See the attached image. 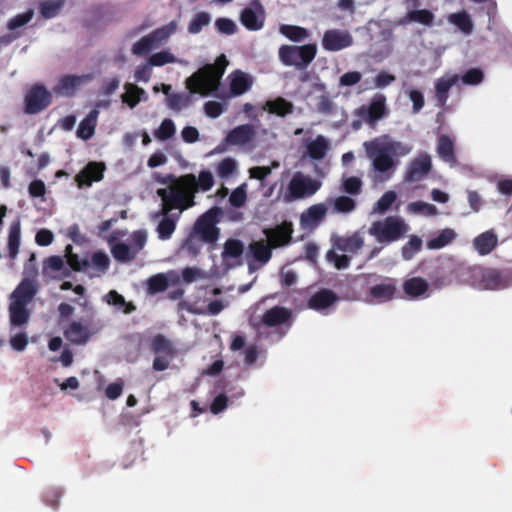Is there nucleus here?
<instances>
[{
    "mask_svg": "<svg viewBox=\"0 0 512 512\" xmlns=\"http://www.w3.org/2000/svg\"><path fill=\"white\" fill-rule=\"evenodd\" d=\"M155 179L167 185L157 190V195L164 200L165 210L178 208L180 213L194 205V194L198 190L208 191L214 184L210 171H201L198 178L194 174H186L179 178L168 175Z\"/></svg>",
    "mask_w": 512,
    "mask_h": 512,
    "instance_id": "obj_1",
    "label": "nucleus"
},
{
    "mask_svg": "<svg viewBox=\"0 0 512 512\" xmlns=\"http://www.w3.org/2000/svg\"><path fill=\"white\" fill-rule=\"evenodd\" d=\"M363 147L367 157L372 162L374 171L385 174V179L390 178L393 169L397 165L395 158L405 157L413 150L411 143L395 141L388 136H381L372 141L364 142Z\"/></svg>",
    "mask_w": 512,
    "mask_h": 512,
    "instance_id": "obj_2",
    "label": "nucleus"
},
{
    "mask_svg": "<svg viewBox=\"0 0 512 512\" xmlns=\"http://www.w3.org/2000/svg\"><path fill=\"white\" fill-rule=\"evenodd\" d=\"M227 65L226 57L220 55L214 65L208 64L187 78L186 87L191 93L201 95L215 91Z\"/></svg>",
    "mask_w": 512,
    "mask_h": 512,
    "instance_id": "obj_3",
    "label": "nucleus"
},
{
    "mask_svg": "<svg viewBox=\"0 0 512 512\" xmlns=\"http://www.w3.org/2000/svg\"><path fill=\"white\" fill-rule=\"evenodd\" d=\"M267 242L256 241L249 245L248 256H251L261 265L271 258V247H279L287 244L291 239L292 227L290 223H283L274 229L264 231Z\"/></svg>",
    "mask_w": 512,
    "mask_h": 512,
    "instance_id": "obj_4",
    "label": "nucleus"
},
{
    "mask_svg": "<svg viewBox=\"0 0 512 512\" xmlns=\"http://www.w3.org/2000/svg\"><path fill=\"white\" fill-rule=\"evenodd\" d=\"M36 293V286L33 281L24 279L12 292L9 299V321L12 326L26 324L30 317L27 305Z\"/></svg>",
    "mask_w": 512,
    "mask_h": 512,
    "instance_id": "obj_5",
    "label": "nucleus"
},
{
    "mask_svg": "<svg viewBox=\"0 0 512 512\" xmlns=\"http://www.w3.org/2000/svg\"><path fill=\"white\" fill-rule=\"evenodd\" d=\"M64 253L67 264L71 269L83 272L89 277H101L107 272L110 265L109 256L101 251L94 252L89 257L82 259L73 253L72 245L68 244Z\"/></svg>",
    "mask_w": 512,
    "mask_h": 512,
    "instance_id": "obj_6",
    "label": "nucleus"
},
{
    "mask_svg": "<svg viewBox=\"0 0 512 512\" xmlns=\"http://www.w3.org/2000/svg\"><path fill=\"white\" fill-rule=\"evenodd\" d=\"M462 281L479 290H498L512 285V273L499 275L495 270L473 266L466 270Z\"/></svg>",
    "mask_w": 512,
    "mask_h": 512,
    "instance_id": "obj_7",
    "label": "nucleus"
},
{
    "mask_svg": "<svg viewBox=\"0 0 512 512\" xmlns=\"http://www.w3.org/2000/svg\"><path fill=\"white\" fill-rule=\"evenodd\" d=\"M322 187V181L303 172H296L287 184L282 194L285 203L312 197Z\"/></svg>",
    "mask_w": 512,
    "mask_h": 512,
    "instance_id": "obj_8",
    "label": "nucleus"
},
{
    "mask_svg": "<svg viewBox=\"0 0 512 512\" xmlns=\"http://www.w3.org/2000/svg\"><path fill=\"white\" fill-rule=\"evenodd\" d=\"M177 29L178 22L175 20L160 26L137 40L131 47L132 54L140 56L149 53L153 49L166 43L168 39L176 33Z\"/></svg>",
    "mask_w": 512,
    "mask_h": 512,
    "instance_id": "obj_9",
    "label": "nucleus"
},
{
    "mask_svg": "<svg viewBox=\"0 0 512 512\" xmlns=\"http://www.w3.org/2000/svg\"><path fill=\"white\" fill-rule=\"evenodd\" d=\"M363 243V238L357 233L348 238H336L333 242V248L327 252L326 258L337 269H345L349 265L347 254L356 253Z\"/></svg>",
    "mask_w": 512,
    "mask_h": 512,
    "instance_id": "obj_10",
    "label": "nucleus"
},
{
    "mask_svg": "<svg viewBox=\"0 0 512 512\" xmlns=\"http://www.w3.org/2000/svg\"><path fill=\"white\" fill-rule=\"evenodd\" d=\"M408 229L409 227L403 219L390 216L384 220L374 222L369 228V233L378 242L389 243L401 238L407 233Z\"/></svg>",
    "mask_w": 512,
    "mask_h": 512,
    "instance_id": "obj_11",
    "label": "nucleus"
},
{
    "mask_svg": "<svg viewBox=\"0 0 512 512\" xmlns=\"http://www.w3.org/2000/svg\"><path fill=\"white\" fill-rule=\"evenodd\" d=\"M257 131L249 124L239 125L232 129L226 136L224 143L218 145L210 154L223 153L227 150V146H237L246 149H254L257 145Z\"/></svg>",
    "mask_w": 512,
    "mask_h": 512,
    "instance_id": "obj_12",
    "label": "nucleus"
},
{
    "mask_svg": "<svg viewBox=\"0 0 512 512\" xmlns=\"http://www.w3.org/2000/svg\"><path fill=\"white\" fill-rule=\"evenodd\" d=\"M316 53V44L303 46L283 45L280 47L278 55L280 61L286 66L306 68L315 58Z\"/></svg>",
    "mask_w": 512,
    "mask_h": 512,
    "instance_id": "obj_13",
    "label": "nucleus"
},
{
    "mask_svg": "<svg viewBox=\"0 0 512 512\" xmlns=\"http://www.w3.org/2000/svg\"><path fill=\"white\" fill-rule=\"evenodd\" d=\"M146 241L145 231H135L127 242L111 244V253L117 261L128 262L143 249Z\"/></svg>",
    "mask_w": 512,
    "mask_h": 512,
    "instance_id": "obj_14",
    "label": "nucleus"
},
{
    "mask_svg": "<svg viewBox=\"0 0 512 512\" xmlns=\"http://www.w3.org/2000/svg\"><path fill=\"white\" fill-rule=\"evenodd\" d=\"M243 252L244 246L241 241L233 238L228 239L224 243L221 255V266L214 265L212 273L214 275H221L226 273L229 269L241 265Z\"/></svg>",
    "mask_w": 512,
    "mask_h": 512,
    "instance_id": "obj_15",
    "label": "nucleus"
},
{
    "mask_svg": "<svg viewBox=\"0 0 512 512\" xmlns=\"http://www.w3.org/2000/svg\"><path fill=\"white\" fill-rule=\"evenodd\" d=\"M431 168V156L427 153H420L407 164L404 181L409 183L420 182L427 177Z\"/></svg>",
    "mask_w": 512,
    "mask_h": 512,
    "instance_id": "obj_16",
    "label": "nucleus"
},
{
    "mask_svg": "<svg viewBox=\"0 0 512 512\" xmlns=\"http://www.w3.org/2000/svg\"><path fill=\"white\" fill-rule=\"evenodd\" d=\"M219 210L212 208L204 213L195 223V233L206 242H215L219 236V230L216 227Z\"/></svg>",
    "mask_w": 512,
    "mask_h": 512,
    "instance_id": "obj_17",
    "label": "nucleus"
},
{
    "mask_svg": "<svg viewBox=\"0 0 512 512\" xmlns=\"http://www.w3.org/2000/svg\"><path fill=\"white\" fill-rule=\"evenodd\" d=\"M51 99V93L44 86L36 85L25 96V112L38 113L50 105Z\"/></svg>",
    "mask_w": 512,
    "mask_h": 512,
    "instance_id": "obj_18",
    "label": "nucleus"
},
{
    "mask_svg": "<svg viewBox=\"0 0 512 512\" xmlns=\"http://www.w3.org/2000/svg\"><path fill=\"white\" fill-rule=\"evenodd\" d=\"M92 80L91 74L65 75L60 77L53 87L54 93L60 96L69 97Z\"/></svg>",
    "mask_w": 512,
    "mask_h": 512,
    "instance_id": "obj_19",
    "label": "nucleus"
},
{
    "mask_svg": "<svg viewBox=\"0 0 512 512\" xmlns=\"http://www.w3.org/2000/svg\"><path fill=\"white\" fill-rule=\"evenodd\" d=\"M240 21L248 30L257 31L262 29L265 22V10L262 4L257 0L251 2L241 12Z\"/></svg>",
    "mask_w": 512,
    "mask_h": 512,
    "instance_id": "obj_20",
    "label": "nucleus"
},
{
    "mask_svg": "<svg viewBox=\"0 0 512 512\" xmlns=\"http://www.w3.org/2000/svg\"><path fill=\"white\" fill-rule=\"evenodd\" d=\"M353 38L348 31L332 29L324 33L322 46L327 51H339L352 45Z\"/></svg>",
    "mask_w": 512,
    "mask_h": 512,
    "instance_id": "obj_21",
    "label": "nucleus"
},
{
    "mask_svg": "<svg viewBox=\"0 0 512 512\" xmlns=\"http://www.w3.org/2000/svg\"><path fill=\"white\" fill-rule=\"evenodd\" d=\"M305 156L311 160H322L330 150L331 143L328 138L323 135H317L305 141Z\"/></svg>",
    "mask_w": 512,
    "mask_h": 512,
    "instance_id": "obj_22",
    "label": "nucleus"
},
{
    "mask_svg": "<svg viewBox=\"0 0 512 512\" xmlns=\"http://www.w3.org/2000/svg\"><path fill=\"white\" fill-rule=\"evenodd\" d=\"M104 170L103 163L90 162L76 175L75 181L79 187L90 186L102 179Z\"/></svg>",
    "mask_w": 512,
    "mask_h": 512,
    "instance_id": "obj_23",
    "label": "nucleus"
},
{
    "mask_svg": "<svg viewBox=\"0 0 512 512\" xmlns=\"http://www.w3.org/2000/svg\"><path fill=\"white\" fill-rule=\"evenodd\" d=\"M69 265L67 266L61 256H50L43 262L42 273L50 278H62L69 275Z\"/></svg>",
    "mask_w": 512,
    "mask_h": 512,
    "instance_id": "obj_24",
    "label": "nucleus"
},
{
    "mask_svg": "<svg viewBox=\"0 0 512 512\" xmlns=\"http://www.w3.org/2000/svg\"><path fill=\"white\" fill-rule=\"evenodd\" d=\"M328 208L324 203H318L310 206L301 215V225L303 228H313L317 226L327 214Z\"/></svg>",
    "mask_w": 512,
    "mask_h": 512,
    "instance_id": "obj_25",
    "label": "nucleus"
},
{
    "mask_svg": "<svg viewBox=\"0 0 512 512\" xmlns=\"http://www.w3.org/2000/svg\"><path fill=\"white\" fill-rule=\"evenodd\" d=\"M405 294L410 298H426L429 296V283L420 277H412L403 283Z\"/></svg>",
    "mask_w": 512,
    "mask_h": 512,
    "instance_id": "obj_26",
    "label": "nucleus"
},
{
    "mask_svg": "<svg viewBox=\"0 0 512 512\" xmlns=\"http://www.w3.org/2000/svg\"><path fill=\"white\" fill-rule=\"evenodd\" d=\"M230 90L232 95L238 96L247 92L253 85V78L251 75L235 71L229 75Z\"/></svg>",
    "mask_w": 512,
    "mask_h": 512,
    "instance_id": "obj_27",
    "label": "nucleus"
},
{
    "mask_svg": "<svg viewBox=\"0 0 512 512\" xmlns=\"http://www.w3.org/2000/svg\"><path fill=\"white\" fill-rule=\"evenodd\" d=\"M162 204H161V216L162 219L160 220L158 226H157V232L159 235V238L162 240L169 239L171 235L173 234L175 227H176V219H174L172 216L169 215V213L174 209L170 208L169 210H165L164 206V200L161 198ZM179 210L178 208H176Z\"/></svg>",
    "mask_w": 512,
    "mask_h": 512,
    "instance_id": "obj_28",
    "label": "nucleus"
},
{
    "mask_svg": "<svg viewBox=\"0 0 512 512\" xmlns=\"http://www.w3.org/2000/svg\"><path fill=\"white\" fill-rule=\"evenodd\" d=\"M459 80V77L455 73H447L436 81V99L439 105H444L448 98V91L454 86Z\"/></svg>",
    "mask_w": 512,
    "mask_h": 512,
    "instance_id": "obj_29",
    "label": "nucleus"
},
{
    "mask_svg": "<svg viewBox=\"0 0 512 512\" xmlns=\"http://www.w3.org/2000/svg\"><path fill=\"white\" fill-rule=\"evenodd\" d=\"M148 59L153 67H162L167 64L187 65V61L178 58L169 48L151 54Z\"/></svg>",
    "mask_w": 512,
    "mask_h": 512,
    "instance_id": "obj_30",
    "label": "nucleus"
},
{
    "mask_svg": "<svg viewBox=\"0 0 512 512\" xmlns=\"http://www.w3.org/2000/svg\"><path fill=\"white\" fill-rule=\"evenodd\" d=\"M147 94L144 89L133 83L124 85V92L121 95L122 102L127 104L131 109L136 107L141 101H145Z\"/></svg>",
    "mask_w": 512,
    "mask_h": 512,
    "instance_id": "obj_31",
    "label": "nucleus"
},
{
    "mask_svg": "<svg viewBox=\"0 0 512 512\" xmlns=\"http://www.w3.org/2000/svg\"><path fill=\"white\" fill-rule=\"evenodd\" d=\"M396 286L392 282L381 283L370 289V302L382 303L393 298Z\"/></svg>",
    "mask_w": 512,
    "mask_h": 512,
    "instance_id": "obj_32",
    "label": "nucleus"
},
{
    "mask_svg": "<svg viewBox=\"0 0 512 512\" xmlns=\"http://www.w3.org/2000/svg\"><path fill=\"white\" fill-rule=\"evenodd\" d=\"M21 243V224L20 221H14L9 227L7 250L11 260H15Z\"/></svg>",
    "mask_w": 512,
    "mask_h": 512,
    "instance_id": "obj_33",
    "label": "nucleus"
},
{
    "mask_svg": "<svg viewBox=\"0 0 512 512\" xmlns=\"http://www.w3.org/2000/svg\"><path fill=\"white\" fill-rule=\"evenodd\" d=\"M336 301V296L329 290H321L309 300V307L313 310L324 312Z\"/></svg>",
    "mask_w": 512,
    "mask_h": 512,
    "instance_id": "obj_34",
    "label": "nucleus"
},
{
    "mask_svg": "<svg viewBox=\"0 0 512 512\" xmlns=\"http://www.w3.org/2000/svg\"><path fill=\"white\" fill-rule=\"evenodd\" d=\"M99 112L97 109H93L90 113L84 118L77 129V136L82 140L90 139L95 132L97 119Z\"/></svg>",
    "mask_w": 512,
    "mask_h": 512,
    "instance_id": "obj_35",
    "label": "nucleus"
},
{
    "mask_svg": "<svg viewBox=\"0 0 512 512\" xmlns=\"http://www.w3.org/2000/svg\"><path fill=\"white\" fill-rule=\"evenodd\" d=\"M456 236L457 234L453 229L445 228L435 233L430 240L427 241L426 246L430 250L441 249L450 244Z\"/></svg>",
    "mask_w": 512,
    "mask_h": 512,
    "instance_id": "obj_36",
    "label": "nucleus"
},
{
    "mask_svg": "<svg viewBox=\"0 0 512 512\" xmlns=\"http://www.w3.org/2000/svg\"><path fill=\"white\" fill-rule=\"evenodd\" d=\"M386 112V97L383 94H376L369 107L367 108L366 114L370 122L379 120L384 116Z\"/></svg>",
    "mask_w": 512,
    "mask_h": 512,
    "instance_id": "obj_37",
    "label": "nucleus"
},
{
    "mask_svg": "<svg viewBox=\"0 0 512 512\" xmlns=\"http://www.w3.org/2000/svg\"><path fill=\"white\" fill-rule=\"evenodd\" d=\"M497 244V236L492 232H484L474 240V247L480 255L489 254Z\"/></svg>",
    "mask_w": 512,
    "mask_h": 512,
    "instance_id": "obj_38",
    "label": "nucleus"
},
{
    "mask_svg": "<svg viewBox=\"0 0 512 512\" xmlns=\"http://www.w3.org/2000/svg\"><path fill=\"white\" fill-rule=\"evenodd\" d=\"M238 162L232 157H225L221 159L215 166L217 175L222 179H227L234 176L238 172Z\"/></svg>",
    "mask_w": 512,
    "mask_h": 512,
    "instance_id": "obj_39",
    "label": "nucleus"
},
{
    "mask_svg": "<svg viewBox=\"0 0 512 512\" xmlns=\"http://www.w3.org/2000/svg\"><path fill=\"white\" fill-rule=\"evenodd\" d=\"M290 312L281 307H274L268 310L263 316V323L267 326H275L288 320Z\"/></svg>",
    "mask_w": 512,
    "mask_h": 512,
    "instance_id": "obj_40",
    "label": "nucleus"
},
{
    "mask_svg": "<svg viewBox=\"0 0 512 512\" xmlns=\"http://www.w3.org/2000/svg\"><path fill=\"white\" fill-rule=\"evenodd\" d=\"M264 109L278 116H285L292 112L293 105L283 98H277L275 100L267 101Z\"/></svg>",
    "mask_w": 512,
    "mask_h": 512,
    "instance_id": "obj_41",
    "label": "nucleus"
},
{
    "mask_svg": "<svg viewBox=\"0 0 512 512\" xmlns=\"http://www.w3.org/2000/svg\"><path fill=\"white\" fill-rule=\"evenodd\" d=\"M453 148L454 143L450 137L446 135H441L439 137L437 145L438 154L444 161L450 164L454 162Z\"/></svg>",
    "mask_w": 512,
    "mask_h": 512,
    "instance_id": "obj_42",
    "label": "nucleus"
},
{
    "mask_svg": "<svg viewBox=\"0 0 512 512\" xmlns=\"http://www.w3.org/2000/svg\"><path fill=\"white\" fill-rule=\"evenodd\" d=\"M104 301L108 305L114 306L117 310L122 311L126 314L134 310V306L131 303H127L124 297L114 290L110 291L104 296Z\"/></svg>",
    "mask_w": 512,
    "mask_h": 512,
    "instance_id": "obj_43",
    "label": "nucleus"
},
{
    "mask_svg": "<svg viewBox=\"0 0 512 512\" xmlns=\"http://www.w3.org/2000/svg\"><path fill=\"white\" fill-rule=\"evenodd\" d=\"M279 31L286 38L294 42H301L310 36L309 31L305 28L293 25H282Z\"/></svg>",
    "mask_w": 512,
    "mask_h": 512,
    "instance_id": "obj_44",
    "label": "nucleus"
},
{
    "mask_svg": "<svg viewBox=\"0 0 512 512\" xmlns=\"http://www.w3.org/2000/svg\"><path fill=\"white\" fill-rule=\"evenodd\" d=\"M448 21L457 26L465 34H470L473 30V23L470 16L465 11L449 15Z\"/></svg>",
    "mask_w": 512,
    "mask_h": 512,
    "instance_id": "obj_45",
    "label": "nucleus"
},
{
    "mask_svg": "<svg viewBox=\"0 0 512 512\" xmlns=\"http://www.w3.org/2000/svg\"><path fill=\"white\" fill-rule=\"evenodd\" d=\"M65 336L68 340L74 343H82L88 339L87 329L78 322H73L65 331Z\"/></svg>",
    "mask_w": 512,
    "mask_h": 512,
    "instance_id": "obj_46",
    "label": "nucleus"
},
{
    "mask_svg": "<svg viewBox=\"0 0 512 512\" xmlns=\"http://www.w3.org/2000/svg\"><path fill=\"white\" fill-rule=\"evenodd\" d=\"M407 212L414 215L432 216L437 214V208L432 204L416 201L408 204Z\"/></svg>",
    "mask_w": 512,
    "mask_h": 512,
    "instance_id": "obj_47",
    "label": "nucleus"
},
{
    "mask_svg": "<svg viewBox=\"0 0 512 512\" xmlns=\"http://www.w3.org/2000/svg\"><path fill=\"white\" fill-rule=\"evenodd\" d=\"M211 21V17L206 12L197 13L190 21L188 31L191 34L199 33L203 27L207 26Z\"/></svg>",
    "mask_w": 512,
    "mask_h": 512,
    "instance_id": "obj_48",
    "label": "nucleus"
},
{
    "mask_svg": "<svg viewBox=\"0 0 512 512\" xmlns=\"http://www.w3.org/2000/svg\"><path fill=\"white\" fill-rule=\"evenodd\" d=\"M63 7V0H46L40 5V12L45 18L55 17Z\"/></svg>",
    "mask_w": 512,
    "mask_h": 512,
    "instance_id": "obj_49",
    "label": "nucleus"
},
{
    "mask_svg": "<svg viewBox=\"0 0 512 512\" xmlns=\"http://www.w3.org/2000/svg\"><path fill=\"white\" fill-rule=\"evenodd\" d=\"M151 345L155 354H175L171 342L163 336H155Z\"/></svg>",
    "mask_w": 512,
    "mask_h": 512,
    "instance_id": "obj_50",
    "label": "nucleus"
},
{
    "mask_svg": "<svg viewBox=\"0 0 512 512\" xmlns=\"http://www.w3.org/2000/svg\"><path fill=\"white\" fill-rule=\"evenodd\" d=\"M224 308V305L220 301H212L205 308L204 306H198L196 304L189 306V311L195 314H205L209 313L211 315H216L220 313Z\"/></svg>",
    "mask_w": 512,
    "mask_h": 512,
    "instance_id": "obj_51",
    "label": "nucleus"
},
{
    "mask_svg": "<svg viewBox=\"0 0 512 512\" xmlns=\"http://www.w3.org/2000/svg\"><path fill=\"white\" fill-rule=\"evenodd\" d=\"M397 198V194L394 191H387L383 194V196L377 201L375 204L373 211L383 214L385 213L391 205L395 202Z\"/></svg>",
    "mask_w": 512,
    "mask_h": 512,
    "instance_id": "obj_52",
    "label": "nucleus"
},
{
    "mask_svg": "<svg viewBox=\"0 0 512 512\" xmlns=\"http://www.w3.org/2000/svg\"><path fill=\"white\" fill-rule=\"evenodd\" d=\"M168 286V279L165 274H157L148 279V289L151 293L164 291Z\"/></svg>",
    "mask_w": 512,
    "mask_h": 512,
    "instance_id": "obj_53",
    "label": "nucleus"
},
{
    "mask_svg": "<svg viewBox=\"0 0 512 512\" xmlns=\"http://www.w3.org/2000/svg\"><path fill=\"white\" fill-rule=\"evenodd\" d=\"M247 198V185L241 184L239 187L234 189L229 197V202L234 207H241Z\"/></svg>",
    "mask_w": 512,
    "mask_h": 512,
    "instance_id": "obj_54",
    "label": "nucleus"
},
{
    "mask_svg": "<svg viewBox=\"0 0 512 512\" xmlns=\"http://www.w3.org/2000/svg\"><path fill=\"white\" fill-rule=\"evenodd\" d=\"M175 125L171 119L162 121L160 127L155 131V136L159 140H166L172 137L175 133Z\"/></svg>",
    "mask_w": 512,
    "mask_h": 512,
    "instance_id": "obj_55",
    "label": "nucleus"
},
{
    "mask_svg": "<svg viewBox=\"0 0 512 512\" xmlns=\"http://www.w3.org/2000/svg\"><path fill=\"white\" fill-rule=\"evenodd\" d=\"M189 102V96L185 94H172L167 98V105L177 111L187 107Z\"/></svg>",
    "mask_w": 512,
    "mask_h": 512,
    "instance_id": "obj_56",
    "label": "nucleus"
},
{
    "mask_svg": "<svg viewBox=\"0 0 512 512\" xmlns=\"http://www.w3.org/2000/svg\"><path fill=\"white\" fill-rule=\"evenodd\" d=\"M333 206L337 212L348 213L355 208V202L349 197L340 196L333 200Z\"/></svg>",
    "mask_w": 512,
    "mask_h": 512,
    "instance_id": "obj_57",
    "label": "nucleus"
},
{
    "mask_svg": "<svg viewBox=\"0 0 512 512\" xmlns=\"http://www.w3.org/2000/svg\"><path fill=\"white\" fill-rule=\"evenodd\" d=\"M278 167H279V163L276 161H274L272 163V167H266V166L252 167L248 171L249 177L251 179L263 180L271 174L272 168H278Z\"/></svg>",
    "mask_w": 512,
    "mask_h": 512,
    "instance_id": "obj_58",
    "label": "nucleus"
},
{
    "mask_svg": "<svg viewBox=\"0 0 512 512\" xmlns=\"http://www.w3.org/2000/svg\"><path fill=\"white\" fill-rule=\"evenodd\" d=\"M422 240L417 236H412L409 242L403 247L402 254L406 260L411 259L421 248Z\"/></svg>",
    "mask_w": 512,
    "mask_h": 512,
    "instance_id": "obj_59",
    "label": "nucleus"
},
{
    "mask_svg": "<svg viewBox=\"0 0 512 512\" xmlns=\"http://www.w3.org/2000/svg\"><path fill=\"white\" fill-rule=\"evenodd\" d=\"M215 26L220 33L231 35L237 30L236 23L228 18H219L215 21Z\"/></svg>",
    "mask_w": 512,
    "mask_h": 512,
    "instance_id": "obj_60",
    "label": "nucleus"
},
{
    "mask_svg": "<svg viewBox=\"0 0 512 512\" xmlns=\"http://www.w3.org/2000/svg\"><path fill=\"white\" fill-rule=\"evenodd\" d=\"M33 15H34L33 10H28L22 14L15 16L14 18H12L9 21L8 28L13 30V29L24 26L32 19Z\"/></svg>",
    "mask_w": 512,
    "mask_h": 512,
    "instance_id": "obj_61",
    "label": "nucleus"
},
{
    "mask_svg": "<svg viewBox=\"0 0 512 512\" xmlns=\"http://www.w3.org/2000/svg\"><path fill=\"white\" fill-rule=\"evenodd\" d=\"M204 110L208 117L217 118L225 111V106L217 101H208L204 105Z\"/></svg>",
    "mask_w": 512,
    "mask_h": 512,
    "instance_id": "obj_62",
    "label": "nucleus"
},
{
    "mask_svg": "<svg viewBox=\"0 0 512 512\" xmlns=\"http://www.w3.org/2000/svg\"><path fill=\"white\" fill-rule=\"evenodd\" d=\"M54 241V234L51 230L42 228L36 232L35 242L39 246H49Z\"/></svg>",
    "mask_w": 512,
    "mask_h": 512,
    "instance_id": "obj_63",
    "label": "nucleus"
},
{
    "mask_svg": "<svg viewBox=\"0 0 512 512\" xmlns=\"http://www.w3.org/2000/svg\"><path fill=\"white\" fill-rule=\"evenodd\" d=\"M11 347L18 352H22L28 345V336L25 333H17L10 338Z\"/></svg>",
    "mask_w": 512,
    "mask_h": 512,
    "instance_id": "obj_64",
    "label": "nucleus"
}]
</instances>
